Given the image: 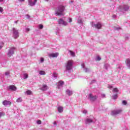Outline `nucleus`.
I'll list each match as a JSON object with an SVG mask.
<instances>
[{"instance_id":"nucleus-11","label":"nucleus","mask_w":130,"mask_h":130,"mask_svg":"<svg viewBox=\"0 0 130 130\" xmlns=\"http://www.w3.org/2000/svg\"><path fill=\"white\" fill-rule=\"evenodd\" d=\"M64 84V82L60 80L58 82L57 85V89H60V88H62L63 86V84Z\"/></svg>"},{"instance_id":"nucleus-2","label":"nucleus","mask_w":130,"mask_h":130,"mask_svg":"<svg viewBox=\"0 0 130 130\" xmlns=\"http://www.w3.org/2000/svg\"><path fill=\"white\" fill-rule=\"evenodd\" d=\"M73 64H74L73 60H68L65 65L67 71H68V72H70V71H72V70L73 69Z\"/></svg>"},{"instance_id":"nucleus-10","label":"nucleus","mask_w":130,"mask_h":130,"mask_svg":"<svg viewBox=\"0 0 130 130\" xmlns=\"http://www.w3.org/2000/svg\"><path fill=\"white\" fill-rule=\"evenodd\" d=\"M121 110H113L112 111L111 113V115L113 116H114L115 115H117V114H119L121 112Z\"/></svg>"},{"instance_id":"nucleus-31","label":"nucleus","mask_w":130,"mask_h":130,"mask_svg":"<svg viewBox=\"0 0 130 130\" xmlns=\"http://www.w3.org/2000/svg\"><path fill=\"white\" fill-rule=\"evenodd\" d=\"M94 83H96L95 80H92L91 81L90 83V85H92V84H94Z\"/></svg>"},{"instance_id":"nucleus-29","label":"nucleus","mask_w":130,"mask_h":130,"mask_svg":"<svg viewBox=\"0 0 130 130\" xmlns=\"http://www.w3.org/2000/svg\"><path fill=\"white\" fill-rule=\"evenodd\" d=\"M113 92H115L116 93H117V92H118V89H117V88H114L113 89Z\"/></svg>"},{"instance_id":"nucleus-25","label":"nucleus","mask_w":130,"mask_h":130,"mask_svg":"<svg viewBox=\"0 0 130 130\" xmlns=\"http://www.w3.org/2000/svg\"><path fill=\"white\" fill-rule=\"evenodd\" d=\"M39 74H40V75H45V71H40Z\"/></svg>"},{"instance_id":"nucleus-55","label":"nucleus","mask_w":130,"mask_h":130,"mask_svg":"<svg viewBox=\"0 0 130 130\" xmlns=\"http://www.w3.org/2000/svg\"><path fill=\"white\" fill-rule=\"evenodd\" d=\"M46 2H48V0H45Z\"/></svg>"},{"instance_id":"nucleus-41","label":"nucleus","mask_w":130,"mask_h":130,"mask_svg":"<svg viewBox=\"0 0 130 130\" xmlns=\"http://www.w3.org/2000/svg\"><path fill=\"white\" fill-rule=\"evenodd\" d=\"M37 123L38 124H41V120H38V121H37Z\"/></svg>"},{"instance_id":"nucleus-12","label":"nucleus","mask_w":130,"mask_h":130,"mask_svg":"<svg viewBox=\"0 0 130 130\" xmlns=\"http://www.w3.org/2000/svg\"><path fill=\"white\" fill-rule=\"evenodd\" d=\"M94 26L96 29H101L102 28V23L98 22V23L94 24Z\"/></svg>"},{"instance_id":"nucleus-6","label":"nucleus","mask_w":130,"mask_h":130,"mask_svg":"<svg viewBox=\"0 0 130 130\" xmlns=\"http://www.w3.org/2000/svg\"><path fill=\"white\" fill-rule=\"evenodd\" d=\"M129 9V7L127 5H123V6H119L118 10L120 12H122L123 10L124 11H127Z\"/></svg>"},{"instance_id":"nucleus-45","label":"nucleus","mask_w":130,"mask_h":130,"mask_svg":"<svg viewBox=\"0 0 130 130\" xmlns=\"http://www.w3.org/2000/svg\"><path fill=\"white\" fill-rule=\"evenodd\" d=\"M26 19H30V15L27 14L26 15Z\"/></svg>"},{"instance_id":"nucleus-19","label":"nucleus","mask_w":130,"mask_h":130,"mask_svg":"<svg viewBox=\"0 0 130 130\" xmlns=\"http://www.w3.org/2000/svg\"><path fill=\"white\" fill-rule=\"evenodd\" d=\"M91 122H93V120L90 118H87L85 120L86 124H89V123H91Z\"/></svg>"},{"instance_id":"nucleus-18","label":"nucleus","mask_w":130,"mask_h":130,"mask_svg":"<svg viewBox=\"0 0 130 130\" xmlns=\"http://www.w3.org/2000/svg\"><path fill=\"white\" fill-rule=\"evenodd\" d=\"M47 89H48V87L46 85L44 84L42 85L41 90H42V91H46Z\"/></svg>"},{"instance_id":"nucleus-22","label":"nucleus","mask_w":130,"mask_h":130,"mask_svg":"<svg viewBox=\"0 0 130 130\" xmlns=\"http://www.w3.org/2000/svg\"><path fill=\"white\" fill-rule=\"evenodd\" d=\"M69 52L70 53L71 56H73V57L76 56V54L75 53V52H73L72 51H71V50H70Z\"/></svg>"},{"instance_id":"nucleus-43","label":"nucleus","mask_w":130,"mask_h":130,"mask_svg":"<svg viewBox=\"0 0 130 130\" xmlns=\"http://www.w3.org/2000/svg\"><path fill=\"white\" fill-rule=\"evenodd\" d=\"M3 12H4V9H3V8L0 7V12L3 13Z\"/></svg>"},{"instance_id":"nucleus-15","label":"nucleus","mask_w":130,"mask_h":130,"mask_svg":"<svg viewBox=\"0 0 130 130\" xmlns=\"http://www.w3.org/2000/svg\"><path fill=\"white\" fill-rule=\"evenodd\" d=\"M11 104L12 102L10 101L5 100L3 102V105H4V106H7L8 105H11Z\"/></svg>"},{"instance_id":"nucleus-13","label":"nucleus","mask_w":130,"mask_h":130,"mask_svg":"<svg viewBox=\"0 0 130 130\" xmlns=\"http://www.w3.org/2000/svg\"><path fill=\"white\" fill-rule=\"evenodd\" d=\"M8 89L10 90V91H17V87L14 85H10Z\"/></svg>"},{"instance_id":"nucleus-44","label":"nucleus","mask_w":130,"mask_h":130,"mask_svg":"<svg viewBox=\"0 0 130 130\" xmlns=\"http://www.w3.org/2000/svg\"><path fill=\"white\" fill-rule=\"evenodd\" d=\"M25 31L26 32H29V31H30V28H25Z\"/></svg>"},{"instance_id":"nucleus-51","label":"nucleus","mask_w":130,"mask_h":130,"mask_svg":"<svg viewBox=\"0 0 130 130\" xmlns=\"http://www.w3.org/2000/svg\"><path fill=\"white\" fill-rule=\"evenodd\" d=\"M118 68L119 69V70H120V69H121V67L119 66V67H118Z\"/></svg>"},{"instance_id":"nucleus-54","label":"nucleus","mask_w":130,"mask_h":130,"mask_svg":"<svg viewBox=\"0 0 130 130\" xmlns=\"http://www.w3.org/2000/svg\"><path fill=\"white\" fill-rule=\"evenodd\" d=\"M71 3H74V1H71Z\"/></svg>"},{"instance_id":"nucleus-40","label":"nucleus","mask_w":130,"mask_h":130,"mask_svg":"<svg viewBox=\"0 0 130 130\" xmlns=\"http://www.w3.org/2000/svg\"><path fill=\"white\" fill-rule=\"evenodd\" d=\"M108 88H109V89H112V88H113V86H112V85H109Z\"/></svg>"},{"instance_id":"nucleus-42","label":"nucleus","mask_w":130,"mask_h":130,"mask_svg":"<svg viewBox=\"0 0 130 130\" xmlns=\"http://www.w3.org/2000/svg\"><path fill=\"white\" fill-rule=\"evenodd\" d=\"M10 75V72H7L5 73L6 76H9Z\"/></svg>"},{"instance_id":"nucleus-36","label":"nucleus","mask_w":130,"mask_h":130,"mask_svg":"<svg viewBox=\"0 0 130 130\" xmlns=\"http://www.w3.org/2000/svg\"><path fill=\"white\" fill-rule=\"evenodd\" d=\"M68 22H69V23H72V22H73V19L71 18H68Z\"/></svg>"},{"instance_id":"nucleus-28","label":"nucleus","mask_w":130,"mask_h":130,"mask_svg":"<svg viewBox=\"0 0 130 130\" xmlns=\"http://www.w3.org/2000/svg\"><path fill=\"white\" fill-rule=\"evenodd\" d=\"M117 94H114L112 96V98H113V99L115 100V99H117Z\"/></svg>"},{"instance_id":"nucleus-56","label":"nucleus","mask_w":130,"mask_h":130,"mask_svg":"<svg viewBox=\"0 0 130 130\" xmlns=\"http://www.w3.org/2000/svg\"><path fill=\"white\" fill-rule=\"evenodd\" d=\"M129 1H130V0H129Z\"/></svg>"},{"instance_id":"nucleus-38","label":"nucleus","mask_w":130,"mask_h":130,"mask_svg":"<svg viewBox=\"0 0 130 130\" xmlns=\"http://www.w3.org/2000/svg\"><path fill=\"white\" fill-rule=\"evenodd\" d=\"M44 58H41V60H40V62H41V63H42V62H44Z\"/></svg>"},{"instance_id":"nucleus-39","label":"nucleus","mask_w":130,"mask_h":130,"mask_svg":"<svg viewBox=\"0 0 130 130\" xmlns=\"http://www.w3.org/2000/svg\"><path fill=\"white\" fill-rule=\"evenodd\" d=\"M96 60H101V57H100V56H98L96 58Z\"/></svg>"},{"instance_id":"nucleus-9","label":"nucleus","mask_w":130,"mask_h":130,"mask_svg":"<svg viewBox=\"0 0 130 130\" xmlns=\"http://www.w3.org/2000/svg\"><path fill=\"white\" fill-rule=\"evenodd\" d=\"M37 3V0H28V6L30 7H34Z\"/></svg>"},{"instance_id":"nucleus-1","label":"nucleus","mask_w":130,"mask_h":130,"mask_svg":"<svg viewBox=\"0 0 130 130\" xmlns=\"http://www.w3.org/2000/svg\"><path fill=\"white\" fill-rule=\"evenodd\" d=\"M66 6L60 5L58 6L55 11V15L56 16H63V12L66 11Z\"/></svg>"},{"instance_id":"nucleus-49","label":"nucleus","mask_w":130,"mask_h":130,"mask_svg":"<svg viewBox=\"0 0 130 130\" xmlns=\"http://www.w3.org/2000/svg\"><path fill=\"white\" fill-rule=\"evenodd\" d=\"M53 124H54V125H56V122H54Z\"/></svg>"},{"instance_id":"nucleus-48","label":"nucleus","mask_w":130,"mask_h":130,"mask_svg":"<svg viewBox=\"0 0 130 130\" xmlns=\"http://www.w3.org/2000/svg\"><path fill=\"white\" fill-rule=\"evenodd\" d=\"M102 97H103V98H104V97H105V94H102Z\"/></svg>"},{"instance_id":"nucleus-24","label":"nucleus","mask_w":130,"mask_h":130,"mask_svg":"<svg viewBox=\"0 0 130 130\" xmlns=\"http://www.w3.org/2000/svg\"><path fill=\"white\" fill-rule=\"evenodd\" d=\"M109 67H110V66L108 63L105 64L104 65V67L106 70H108Z\"/></svg>"},{"instance_id":"nucleus-14","label":"nucleus","mask_w":130,"mask_h":130,"mask_svg":"<svg viewBox=\"0 0 130 130\" xmlns=\"http://www.w3.org/2000/svg\"><path fill=\"white\" fill-rule=\"evenodd\" d=\"M66 92V94L68 95V96H72V95L74 94V91H73V90L67 89Z\"/></svg>"},{"instance_id":"nucleus-3","label":"nucleus","mask_w":130,"mask_h":130,"mask_svg":"<svg viewBox=\"0 0 130 130\" xmlns=\"http://www.w3.org/2000/svg\"><path fill=\"white\" fill-rule=\"evenodd\" d=\"M88 99L90 101V102H94L98 99V95H94L92 93H89L88 96Z\"/></svg>"},{"instance_id":"nucleus-46","label":"nucleus","mask_w":130,"mask_h":130,"mask_svg":"<svg viewBox=\"0 0 130 130\" xmlns=\"http://www.w3.org/2000/svg\"><path fill=\"white\" fill-rule=\"evenodd\" d=\"M113 18L114 19L115 18H116V15H113Z\"/></svg>"},{"instance_id":"nucleus-16","label":"nucleus","mask_w":130,"mask_h":130,"mask_svg":"<svg viewBox=\"0 0 130 130\" xmlns=\"http://www.w3.org/2000/svg\"><path fill=\"white\" fill-rule=\"evenodd\" d=\"M58 55H59V54L58 52H56L50 54L49 56L50 57H57Z\"/></svg>"},{"instance_id":"nucleus-7","label":"nucleus","mask_w":130,"mask_h":130,"mask_svg":"<svg viewBox=\"0 0 130 130\" xmlns=\"http://www.w3.org/2000/svg\"><path fill=\"white\" fill-rule=\"evenodd\" d=\"M81 68L82 69H83V70L84 71V72H85V73H90V72L91 71L90 68L86 67L84 63H82L81 64Z\"/></svg>"},{"instance_id":"nucleus-52","label":"nucleus","mask_w":130,"mask_h":130,"mask_svg":"<svg viewBox=\"0 0 130 130\" xmlns=\"http://www.w3.org/2000/svg\"><path fill=\"white\" fill-rule=\"evenodd\" d=\"M4 2V0H0V3Z\"/></svg>"},{"instance_id":"nucleus-35","label":"nucleus","mask_w":130,"mask_h":130,"mask_svg":"<svg viewBox=\"0 0 130 130\" xmlns=\"http://www.w3.org/2000/svg\"><path fill=\"white\" fill-rule=\"evenodd\" d=\"M39 28L40 29H43V25L40 24L39 25Z\"/></svg>"},{"instance_id":"nucleus-33","label":"nucleus","mask_w":130,"mask_h":130,"mask_svg":"<svg viewBox=\"0 0 130 130\" xmlns=\"http://www.w3.org/2000/svg\"><path fill=\"white\" fill-rule=\"evenodd\" d=\"M122 103L123 105H126V104H127V102L126 101H123Z\"/></svg>"},{"instance_id":"nucleus-53","label":"nucleus","mask_w":130,"mask_h":130,"mask_svg":"<svg viewBox=\"0 0 130 130\" xmlns=\"http://www.w3.org/2000/svg\"><path fill=\"white\" fill-rule=\"evenodd\" d=\"M2 48H3V46H0V49H2Z\"/></svg>"},{"instance_id":"nucleus-4","label":"nucleus","mask_w":130,"mask_h":130,"mask_svg":"<svg viewBox=\"0 0 130 130\" xmlns=\"http://www.w3.org/2000/svg\"><path fill=\"white\" fill-rule=\"evenodd\" d=\"M58 23L59 25H62V26H68V25H69V23L62 18H60L58 20Z\"/></svg>"},{"instance_id":"nucleus-50","label":"nucleus","mask_w":130,"mask_h":130,"mask_svg":"<svg viewBox=\"0 0 130 130\" xmlns=\"http://www.w3.org/2000/svg\"><path fill=\"white\" fill-rule=\"evenodd\" d=\"M14 23H15V24L18 23V21H14Z\"/></svg>"},{"instance_id":"nucleus-32","label":"nucleus","mask_w":130,"mask_h":130,"mask_svg":"<svg viewBox=\"0 0 130 130\" xmlns=\"http://www.w3.org/2000/svg\"><path fill=\"white\" fill-rule=\"evenodd\" d=\"M121 28L118 27H114V30H117V31L120 30Z\"/></svg>"},{"instance_id":"nucleus-17","label":"nucleus","mask_w":130,"mask_h":130,"mask_svg":"<svg viewBox=\"0 0 130 130\" xmlns=\"http://www.w3.org/2000/svg\"><path fill=\"white\" fill-rule=\"evenodd\" d=\"M126 66L130 70V58H127L125 60Z\"/></svg>"},{"instance_id":"nucleus-5","label":"nucleus","mask_w":130,"mask_h":130,"mask_svg":"<svg viewBox=\"0 0 130 130\" xmlns=\"http://www.w3.org/2000/svg\"><path fill=\"white\" fill-rule=\"evenodd\" d=\"M12 30L13 32V37L14 38H15V39H17V38L19 37V35H20V34L19 33V31H18V30H17L15 28H13Z\"/></svg>"},{"instance_id":"nucleus-21","label":"nucleus","mask_w":130,"mask_h":130,"mask_svg":"<svg viewBox=\"0 0 130 130\" xmlns=\"http://www.w3.org/2000/svg\"><path fill=\"white\" fill-rule=\"evenodd\" d=\"M52 77L54 80H56V79H57V74L55 72H54L53 73Z\"/></svg>"},{"instance_id":"nucleus-8","label":"nucleus","mask_w":130,"mask_h":130,"mask_svg":"<svg viewBox=\"0 0 130 130\" xmlns=\"http://www.w3.org/2000/svg\"><path fill=\"white\" fill-rule=\"evenodd\" d=\"M15 47H12L9 50L8 52V56L9 57L12 56L13 54H14V52H15Z\"/></svg>"},{"instance_id":"nucleus-23","label":"nucleus","mask_w":130,"mask_h":130,"mask_svg":"<svg viewBox=\"0 0 130 130\" xmlns=\"http://www.w3.org/2000/svg\"><path fill=\"white\" fill-rule=\"evenodd\" d=\"M23 101V100L22 99V98H19L16 100V102L18 103H19L20 102H22Z\"/></svg>"},{"instance_id":"nucleus-27","label":"nucleus","mask_w":130,"mask_h":130,"mask_svg":"<svg viewBox=\"0 0 130 130\" xmlns=\"http://www.w3.org/2000/svg\"><path fill=\"white\" fill-rule=\"evenodd\" d=\"M78 22L79 24H80V25H83V21H82V19H78Z\"/></svg>"},{"instance_id":"nucleus-37","label":"nucleus","mask_w":130,"mask_h":130,"mask_svg":"<svg viewBox=\"0 0 130 130\" xmlns=\"http://www.w3.org/2000/svg\"><path fill=\"white\" fill-rule=\"evenodd\" d=\"M82 113H84V114H87V112H88V111H87V110H84L83 111H82Z\"/></svg>"},{"instance_id":"nucleus-30","label":"nucleus","mask_w":130,"mask_h":130,"mask_svg":"<svg viewBox=\"0 0 130 130\" xmlns=\"http://www.w3.org/2000/svg\"><path fill=\"white\" fill-rule=\"evenodd\" d=\"M2 116H5V113L3 112H0V118Z\"/></svg>"},{"instance_id":"nucleus-26","label":"nucleus","mask_w":130,"mask_h":130,"mask_svg":"<svg viewBox=\"0 0 130 130\" xmlns=\"http://www.w3.org/2000/svg\"><path fill=\"white\" fill-rule=\"evenodd\" d=\"M31 93H32V91H31V90H27L26 91V94H27V95H31Z\"/></svg>"},{"instance_id":"nucleus-34","label":"nucleus","mask_w":130,"mask_h":130,"mask_svg":"<svg viewBox=\"0 0 130 130\" xmlns=\"http://www.w3.org/2000/svg\"><path fill=\"white\" fill-rule=\"evenodd\" d=\"M24 79H27L28 78V75L27 74H24L23 75Z\"/></svg>"},{"instance_id":"nucleus-47","label":"nucleus","mask_w":130,"mask_h":130,"mask_svg":"<svg viewBox=\"0 0 130 130\" xmlns=\"http://www.w3.org/2000/svg\"><path fill=\"white\" fill-rule=\"evenodd\" d=\"M21 3H22V2H25V0H19Z\"/></svg>"},{"instance_id":"nucleus-20","label":"nucleus","mask_w":130,"mask_h":130,"mask_svg":"<svg viewBox=\"0 0 130 130\" xmlns=\"http://www.w3.org/2000/svg\"><path fill=\"white\" fill-rule=\"evenodd\" d=\"M58 112L61 113L63 111V108L62 107H58L57 108Z\"/></svg>"}]
</instances>
